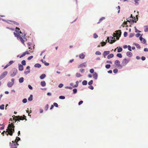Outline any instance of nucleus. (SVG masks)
I'll list each match as a JSON object with an SVG mask.
<instances>
[{
	"label": "nucleus",
	"instance_id": "obj_1",
	"mask_svg": "<svg viewBox=\"0 0 148 148\" xmlns=\"http://www.w3.org/2000/svg\"><path fill=\"white\" fill-rule=\"evenodd\" d=\"M15 126L13 123H11V124H9L8 129L6 130V131L5 134L7 136L9 134L10 136H12L13 133L14 132V128Z\"/></svg>",
	"mask_w": 148,
	"mask_h": 148
},
{
	"label": "nucleus",
	"instance_id": "obj_2",
	"mask_svg": "<svg viewBox=\"0 0 148 148\" xmlns=\"http://www.w3.org/2000/svg\"><path fill=\"white\" fill-rule=\"evenodd\" d=\"M14 34L15 37H17L18 39L20 40L21 42L24 45H25L24 42L26 41L27 40V39L25 38V34H23L24 36L22 35V36L23 37V39L22 37L19 35V34H17V33L15 32L14 33Z\"/></svg>",
	"mask_w": 148,
	"mask_h": 148
},
{
	"label": "nucleus",
	"instance_id": "obj_3",
	"mask_svg": "<svg viewBox=\"0 0 148 148\" xmlns=\"http://www.w3.org/2000/svg\"><path fill=\"white\" fill-rule=\"evenodd\" d=\"M14 116L15 117L13 118V120L15 121V122L17 121H20V120H23L25 119L26 120H27L26 116L25 115H24L23 116H15L14 115Z\"/></svg>",
	"mask_w": 148,
	"mask_h": 148
},
{
	"label": "nucleus",
	"instance_id": "obj_4",
	"mask_svg": "<svg viewBox=\"0 0 148 148\" xmlns=\"http://www.w3.org/2000/svg\"><path fill=\"white\" fill-rule=\"evenodd\" d=\"M116 33H114V37H116V39L117 40H119V38L121 36V30H119L116 31Z\"/></svg>",
	"mask_w": 148,
	"mask_h": 148
},
{
	"label": "nucleus",
	"instance_id": "obj_5",
	"mask_svg": "<svg viewBox=\"0 0 148 148\" xmlns=\"http://www.w3.org/2000/svg\"><path fill=\"white\" fill-rule=\"evenodd\" d=\"M12 143L11 142L10 143V146L11 148H17V146L18 144L15 141H12Z\"/></svg>",
	"mask_w": 148,
	"mask_h": 148
},
{
	"label": "nucleus",
	"instance_id": "obj_6",
	"mask_svg": "<svg viewBox=\"0 0 148 148\" xmlns=\"http://www.w3.org/2000/svg\"><path fill=\"white\" fill-rule=\"evenodd\" d=\"M17 69L15 68H13L10 72V75L12 77H14L16 75L17 72Z\"/></svg>",
	"mask_w": 148,
	"mask_h": 148
},
{
	"label": "nucleus",
	"instance_id": "obj_7",
	"mask_svg": "<svg viewBox=\"0 0 148 148\" xmlns=\"http://www.w3.org/2000/svg\"><path fill=\"white\" fill-rule=\"evenodd\" d=\"M130 59L125 58L123 59L122 62V64L123 66L126 65L130 61Z\"/></svg>",
	"mask_w": 148,
	"mask_h": 148
},
{
	"label": "nucleus",
	"instance_id": "obj_8",
	"mask_svg": "<svg viewBox=\"0 0 148 148\" xmlns=\"http://www.w3.org/2000/svg\"><path fill=\"white\" fill-rule=\"evenodd\" d=\"M114 64L117 66L118 67L121 68L122 66L120 64V62L119 60H116L114 62Z\"/></svg>",
	"mask_w": 148,
	"mask_h": 148
},
{
	"label": "nucleus",
	"instance_id": "obj_9",
	"mask_svg": "<svg viewBox=\"0 0 148 148\" xmlns=\"http://www.w3.org/2000/svg\"><path fill=\"white\" fill-rule=\"evenodd\" d=\"M8 73L7 71H5L0 76V80L4 78L7 75Z\"/></svg>",
	"mask_w": 148,
	"mask_h": 148
},
{
	"label": "nucleus",
	"instance_id": "obj_10",
	"mask_svg": "<svg viewBox=\"0 0 148 148\" xmlns=\"http://www.w3.org/2000/svg\"><path fill=\"white\" fill-rule=\"evenodd\" d=\"M86 62H84L82 64L79 65L78 66V68H82L84 67H86Z\"/></svg>",
	"mask_w": 148,
	"mask_h": 148
},
{
	"label": "nucleus",
	"instance_id": "obj_11",
	"mask_svg": "<svg viewBox=\"0 0 148 148\" xmlns=\"http://www.w3.org/2000/svg\"><path fill=\"white\" fill-rule=\"evenodd\" d=\"M18 69L19 70L22 71L23 69V66L21 64L18 65Z\"/></svg>",
	"mask_w": 148,
	"mask_h": 148
},
{
	"label": "nucleus",
	"instance_id": "obj_12",
	"mask_svg": "<svg viewBox=\"0 0 148 148\" xmlns=\"http://www.w3.org/2000/svg\"><path fill=\"white\" fill-rule=\"evenodd\" d=\"M79 58L81 59H83L84 58L85 55L83 53H82L79 54Z\"/></svg>",
	"mask_w": 148,
	"mask_h": 148
},
{
	"label": "nucleus",
	"instance_id": "obj_13",
	"mask_svg": "<svg viewBox=\"0 0 148 148\" xmlns=\"http://www.w3.org/2000/svg\"><path fill=\"white\" fill-rule=\"evenodd\" d=\"M110 53V51H105L103 53V56L105 57L108 54Z\"/></svg>",
	"mask_w": 148,
	"mask_h": 148
},
{
	"label": "nucleus",
	"instance_id": "obj_14",
	"mask_svg": "<svg viewBox=\"0 0 148 148\" xmlns=\"http://www.w3.org/2000/svg\"><path fill=\"white\" fill-rule=\"evenodd\" d=\"M93 77L95 79H97V77H98V75L96 73H93Z\"/></svg>",
	"mask_w": 148,
	"mask_h": 148
},
{
	"label": "nucleus",
	"instance_id": "obj_15",
	"mask_svg": "<svg viewBox=\"0 0 148 148\" xmlns=\"http://www.w3.org/2000/svg\"><path fill=\"white\" fill-rule=\"evenodd\" d=\"M126 55L128 56L129 57H131L132 56V53L130 51L127 52L126 53Z\"/></svg>",
	"mask_w": 148,
	"mask_h": 148
},
{
	"label": "nucleus",
	"instance_id": "obj_16",
	"mask_svg": "<svg viewBox=\"0 0 148 148\" xmlns=\"http://www.w3.org/2000/svg\"><path fill=\"white\" fill-rule=\"evenodd\" d=\"M112 40H111V42H110L109 43L112 44L113 42H115L116 41V40L115 38H114L113 37H111Z\"/></svg>",
	"mask_w": 148,
	"mask_h": 148
},
{
	"label": "nucleus",
	"instance_id": "obj_17",
	"mask_svg": "<svg viewBox=\"0 0 148 148\" xmlns=\"http://www.w3.org/2000/svg\"><path fill=\"white\" fill-rule=\"evenodd\" d=\"M40 84L42 86L44 87L45 86L46 84L45 81H43L41 82Z\"/></svg>",
	"mask_w": 148,
	"mask_h": 148
},
{
	"label": "nucleus",
	"instance_id": "obj_18",
	"mask_svg": "<svg viewBox=\"0 0 148 148\" xmlns=\"http://www.w3.org/2000/svg\"><path fill=\"white\" fill-rule=\"evenodd\" d=\"M114 56V55L113 54L111 53L108 55L107 56V58L108 59H109L110 58H112Z\"/></svg>",
	"mask_w": 148,
	"mask_h": 148
},
{
	"label": "nucleus",
	"instance_id": "obj_19",
	"mask_svg": "<svg viewBox=\"0 0 148 148\" xmlns=\"http://www.w3.org/2000/svg\"><path fill=\"white\" fill-rule=\"evenodd\" d=\"M13 85V83L12 82H9L8 83V86L9 87H11Z\"/></svg>",
	"mask_w": 148,
	"mask_h": 148
},
{
	"label": "nucleus",
	"instance_id": "obj_20",
	"mask_svg": "<svg viewBox=\"0 0 148 148\" xmlns=\"http://www.w3.org/2000/svg\"><path fill=\"white\" fill-rule=\"evenodd\" d=\"M144 31L145 32H148V26H146L144 27Z\"/></svg>",
	"mask_w": 148,
	"mask_h": 148
},
{
	"label": "nucleus",
	"instance_id": "obj_21",
	"mask_svg": "<svg viewBox=\"0 0 148 148\" xmlns=\"http://www.w3.org/2000/svg\"><path fill=\"white\" fill-rule=\"evenodd\" d=\"M46 77V75L45 74H42L40 76V78L41 79H43L44 78Z\"/></svg>",
	"mask_w": 148,
	"mask_h": 148
},
{
	"label": "nucleus",
	"instance_id": "obj_22",
	"mask_svg": "<svg viewBox=\"0 0 148 148\" xmlns=\"http://www.w3.org/2000/svg\"><path fill=\"white\" fill-rule=\"evenodd\" d=\"M127 22H130V21L129 20H127V21H124L122 25V26L124 27H125V25H126L127 24Z\"/></svg>",
	"mask_w": 148,
	"mask_h": 148
},
{
	"label": "nucleus",
	"instance_id": "obj_23",
	"mask_svg": "<svg viewBox=\"0 0 148 148\" xmlns=\"http://www.w3.org/2000/svg\"><path fill=\"white\" fill-rule=\"evenodd\" d=\"M34 66L35 67L40 68L41 66V65L37 63L35 64Z\"/></svg>",
	"mask_w": 148,
	"mask_h": 148
},
{
	"label": "nucleus",
	"instance_id": "obj_24",
	"mask_svg": "<svg viewBox=\"0 0 148 148\" xmlns=\"http://www.w3.org/2000/svg\"><path fill=\"white\" fill-rule=\"evenodd\" d=\"M105 18L104 17H102L99 20V21L97 23L98 24H99L103 20H104L105 19Z\"/></svg>",
	"mask_w": 148,
	"mask_h": 148
},
{
	"label": "nucleus",
	"instance_id": "obj_25",
	"mask_svg": "<svg viewBox=\"0 0 148 148\" xmlns=\"http://www.w3.org/2000/svg\"><path fill=\"white\" fill-rule=\"evenodd\" d=\"M19 81L20 83L23 82L24 81V78L23 77L20 78L19 79Z\"/></svg>",
	"mask_w": 148,
	"mask_h": 148
},
{
	"label": "nucleus",
	"instance_id": "obj_26",
	"mask_svg": "<svg viewBox=\"0 0 148 148\" xmlns=\"http://www.w3.org/2000/svg\"><path fill=\"white\" fill-rule=\"evenodd\" d=\"M28 100L29 101H31L33 99V95H30V97L28 98Z\"/></svg>",
	"mask_w": 148,
	"mask_h": 148
},
{
	"label": "nucleus",
	"instance_id": "obj_27",
	"mask_svg": "<svg viewBox=\"0 0 148 148\" xmlns=\"http://www.w3.org/2000/svg\"><path fill=\"white\" fill-rule=\"evenodd\" d=\"M20 140V138L19 137L17 136L15 142L17 143V142Z\"/></svg>",
	"mask_w": 148,
	"mask_h": 148
},
{
	"label": "nucleus",
	"instance_id": "obj_28",
	"mask_svg": "<svg viewBox=\"0 0 148 148\" xmlns=\"http://www.w3.org/2000/svg\"><path fill=\"white\" fill-rule=\"evenodd\" d=\"M100 44L101 45V46L102 47H103V46H105L106 45V42H101L100 43Z\"/></svg>",
	"mask_w": 148,
	"mask_h": 148
},
{
	"label": "nucleus",
	"instance_id": "obj_29",
	"mask_svg": "<svg viewBox=\"0 0 148 148\" xmlns=\"http://www.w3.org/2000/svg\"><path fill=\"white\" fill-rule=\"evenodd\" d=\"M83 85H86L87 84V81L86 80H84L82 82Z\"/></svg>",
	"mask_w": 148,
	"mask_h": 148
},
{
	"label": "nucleus",
	"instance_id": "obj_30",
	"mask_svg": "<svg viewBox=\"0 0 148 148\" xmlns=\"http://www.w3.org/2000/svg\"><path fill=\"white\" fill-rule=\"evenodd\" d=\"M122 50L123 49L122 48L119 47V48L117 49V52H120L122 51Z\"/></svg>",
	"mask_w": 148,
	"mask_h": 148
},
{
	"label": "nucleus",
	"instance_id": "obj_31",
	"mask_svg": "<svg viewBox=\"0 0 148 148\" xmlns=\"http://www.w3.org/2000/svg\"><path fill=\"white\" fill-rule=\"evenodd\" d=\"M116 56L119 58H121L122 57V54L120 53H118L116 55Z\"/></svg>",
	"mask_w": 148,
	"mask_h": 148
},
{
	"label": "nucleus",
	"instance_id": "obj_32",
	"mask_svg": "<svg viewBox=\"0 0 148 148\" xmlns=\"http://www.w3.org/2000/svg\"><path fill=\"white\" fill-rule=\"evenodd\" d=\"M4 108V104H2L0 106V109L1 110H3Z\"/></svg>",
	"mask_w": 148,
	"mask_h": 148
},
{
	"label": "nucleus",
	"instance_id": "obj_33",
	"mask_svg": "<svg viewBox=\"0 0 148 148\" xmlns=\"http://www.w3.org/2000/svg\"><path fill=\"white\" fill-rule=\"evenodd\" d=\"M82 76V75L79 73H76V76L77 77H81Z\"/></svg>",
	"mask_w": 148,
	"mask_h": 148
},
{
	"label": "nucleus",
	"instance_id": "obj_34",
	"mask_svg": "<svg viewBox=\"0 0 148 148\" xmlns=\"http://www.w3.org/2000/svg\"><path fill=\"white\" fill-rule=\"evenodd\" d=\"M21 63L23 65H26V61L25 60H23L21 62Z\"/></svg>",
	"mask_w": 148,
	"mask_h": 148
},
{
	"label": "nucleus",
	"instance_id": "obj_35",
	"mask_svg": "<svg viewBox=\"0 0 148 148\" xmlns=\"http://www.w3.org/2000/svg\"><path fill=\"white\" fill-rule=\"evenodd\" d=\"M95 54L97 55H100L101 54V53L100 51H97L95 52Z\"/></svg>",
	"mask_w": 148,
	"mask_h": 148
},
{
	"label": "nucleus",
	"instance_id": "obj_36",
	"mask_svg": "<svg viewBox=\"0 0 148 148\" xmlns=\"http://www.w3.org/2000/svg\"><path fill=\"white\" fill-rule=\"evenodd\" d=\"M93 82V80H91L88 83V84L89 85H91L92 84Z\"/></svg>",
	"mask_w": 148,
	"mask_h": 148
},
{
	"label": "nucleus",
	"instance_id": "obj_37",
	"mask_svg": "<svg viewBox=\"0 0 148 148\" xmlns=\"http://www.w3.org/2000/svg\"><path fill=\"white\" fill-rule=\"evenodd\" d=\"M136 47L138 49H140V46L139 44H135Z\"/></svg>",
	"mask_w": 148,
	"mask_h": 148
},
{
	"label": "nucleus",
	"instance_id": "obj_38",
	"mask_svg": "<svg viewBox=\"0 0 148 148\" xmlns=\"http://www.w3.org/2000/svg\"><path fill=\"white\" fill-rule=\"evenodd\" d=\"M113 71L114 73H116L118 71V70L117 69H114Z\"/></svg>",
	"mask_w": 148,
	"mask_h": 148
},
{
	"label": "nucleus",
	"instance_id": "obj_39",
	"mask_svg": "<svg viewBox=\"0 0 148 148\" xmlns=\"http://www.w3.org/2000/svg\"><path fill=\"white\" fill-rule=\"evenodd\" d=\"M14 62L13 61L11 60L10 61L9 63H8V64H9V66H10V65L12 64Z\"/></svg>",
	"mask_w": 148,
	"mask_h": 148
},
{
	"label": "nucleus",
	"instance_id": "obj_40",
	"mask_svg": "<svg viewBox=\"0 0 148 148\" xmlns=\"http://www.w3.org/2000/svg\"><path fill=\"white\" fill-rule=\"evenodd\" d=\"M98 37V36L96 33L94 34L93 35V37L95 38H96Z\"/></svg>",
	"mask_w": 148,
	"mask_h": 148
},
{
	"label": "nucleus",
	"instance_id": "obj_41",
	"mask_svg": "<svg viewBox=\"0 0 148 148\" xmlns=\"http://www.w3.org/2000/svg\"><path fill=\"white\" fill-rule=\"evenodd\" d=\"M138 18H137V19ZM138 20V19H137L136 20V19L135 18V17H134V18H133L132 19V21L133 22H134L135 23H136V21H137Z\"/></svg>",
	"mask_w": 148,
	"mask_h": 148
},
{
	"label": "nucleus",
	"instance_id": "obj_42",
	"mask_svg": "<svg viewBox=\"0 0 148 148\" xmlns=\"http://www.w3.org/2000/svg\"><path fill=\"white\" fill-rule=\"evenodd\" d=\"M30 70H28L27 71H25V72H24V73L25 74L27 75V74H28V73H29V72H30Z\"/></svg>",
	"mask_w": 148,
	"mask_h": 148
},
{
	"label": "nucleus",
	"instance_id": "obj_43",
	"mask_svg": "<svg viewBox=\"0 0 148 148\" xmlns=\"http://www.w3.org/2000/svg\"><path fill=\"white\" fill-rule=\"evenodd\" d=\"M73 91L74 94H75L77 93V90L76 88H74L73 90Z\"/></svg>",
	"mask_w": 148,
	"mask_h": 148
},
{
	"label": "nucleus",
	"instance_id": "obj_44",
	"mask_svg": "<svg viewBox=\"0 0 148 148\" xmlns=\"http://www.w3.org/2000/svg\"><path fill=\"white\" fill-rule=\"evenodd\" d=\"M79 71L80 72L82 73H84V72L85 70L84 69H80Z\"/></svg>",
	"mask_w": 148,
	"mask_h": 148
},
{
	"label": "nucleus",
	"instance_id": "obj_45",
	"mask_svg": "<svg viewBox=\"0 0 148 148\" xmlns=\"http://www.w3.org/2000/svg\"><path fill=\"white\" fill-rule=\"evenodd\" d=\"M105 67L107 69H109L110 67V64H107L106 65Z\"/></svg>",
	"mask_w": 148,
	"mask_h": 148
},
{
	"label": "nucleus",
	"instance_id": "obj_46",
	"mask_svg": "<svg viewBox=\"0 0 148 148\" xmlns=\"http://www.w3.org/2000/svg\"><path fill=\"white\" fill-rule=\"evenodd\" d=\"M20 30V29L17 27H16V29L15 30V31L17 32L18 33L19 31Z\"/></svg>",
	"mask_w": 148,
	"mask_h": 148
},
{
	"label": "nucleus",
	"instance_id": "obj_47",
	"mask_svg": "<svg viewBox=\"0 0 148 148\" xmlns=\"http://www.w3.org/2000/svg\"><path fill=\"white\" fill-rule=\"evenodd\" d=\"M23 102V103H25L27 102V99H23L22 101Z\"/></svg>",
	"mask_w": 148,
	"mask_h": 148
},
{
	"label": "nucleus",
	"instance_id": "obj_48",
	"mask_svg": "<svg viewBox=\"0 0 148 148\" xmlns=\"http://www.w3.org/2000/svg\"><path fill=\"white\" fill-rule=\"evenodd\" d=\"M53 106H55L56 107H58V104L56 103H54L53 104Z\"/></svg>",
	"mask_w": 148,
	"mask_h": 148
},
{
	"label": "nucleus",
	"instance_id": "obj_49",
	"mask_svg": "<svg viewBox=\"0 0 148 148\" xmlns=\"http://www.w3.org/2000/svg\"><path fill=\"white\" fill-rule=\"evenodd\" d=\"M59 98L61 99H64L65 98V97L64 96H60L59 97Z\"/></svg>",
	"mask_w": 148,
	"mask_h": 148
},
{
	"label": "nucleus",
	"instance_id": "obj_50",
	"mask_svg": "<svg viewBox=\"0 0 148 148\" xmlns=\"http://www.w3.org/2000/svg\"><path fill=\"white\" fill-rule=\"evenodd\" d=\"M135 32H136V33H138V32L140 33V32H141V31H140L138 30V29L136 28V27H135Z\"/></svg>",
	"mask_w": 148,
	"mask_h": 148
},
{
	"label": "nucleus",
	"instance_id": "obj_51",
	"mask_svg": "<svg viewBox=\"0 0 148 148\" xmlns=\"http://www.w3.org/2000/svg\"><path fill=\"white\" fill-rule=\"evenodd\" d=\"M90 72L91 73H93L94 72V70L93 69H92L90 70Z\"/></svg>",
	"mask_w": 148,
	"mask_h": 148
},
{
	"label": "nucleus",
	"instance_id": "obj_52",
	"mask_svg": "<svg viewBox=\"0 0 148 148\" xmlns=\"http://www.w3.org/2000/svg\"><path fill=\"white\" fill-rule=\"evenodd\" d=\"M88 88L91 89V90H93L94 89V87L92 86H90L88 87Z\"/></svg>",
	"mask_w": 148,
	"mask_h": 148
},
{
	"label": "nucleus",
	"instance_id": "obj_53",
	"mask_svg": "<svg viewBox=\"0 0 148 148\" xmlns=\"http://www.w3.org/2000/svg\"><path fill=\"white\" fill-rule=\"evenodd\" d=\"M128 50L130 51H132V50L131 49V47L130 45H128Z\"/></svg>",
	"mask_w": 148,
	"mask_h": 148
},
{
	"label": "nucleus",
	"instance_id": "obj_54",
	"mask_svg": "<svg viewBox=\"0 0 148 148\" xmlns=\"http://www.w3.org/2000/svg\"><path fill=\"white\" fill-rule=\"evenodd\" d=\"M63 86V84H60L59 85L58 87L59 88H61Z\"/></svg>",
	"mask_w": 148,
	"mask_h": 148
},
{
	"label": "nucleus",
	"instance_id": "obj_55",
	"mask_svg": "<svg viewBox=\"0 0 148 148\" xmlns=\"http://www.w3.org/2000/svg\"><path fill=\"white\" fill-rule=\"evenodd\" d=\"M25 54L24 53L22 55H21L20 57V58H21L23 56H25Z\"/></svg>",
	"mask_w": 148,
	"mask_h": 148
},
{
	"label": "nucleus",
	"instance_id": "obj_56",
	"mask_svg": "<svg viewBox=\"0 0 148 148\" xmlns=\"http://www.w3.org/2000/svg\"><path fill=\"white\" fill-rule=\"evenodd\" d=\"M48 106H49V105L47 104L45 106V109L46 110H47L48 109Z\"/></svg>",
	"mask_w": 148,
	"mask_h": 148
},
{
	"label": "nucleus",
	"instance_id": "obj_57",
	"mask_svg": "<svg viewBox=\"0 0 148 148\" xmlns=\"http://www.w3.org/2000/svg\"><path fill=\"white\" fill-rule=\"evenodd\" d=\"M117 9L119 10L118 11V13H119L120 11V7L119 6H118L117 7Z\"/></svg>",
	"mask_w": 148,
	"mask_h": 148
},
{
	"label": "nucleus",
	"instance_id": "obj_58",
	"mask_svg": "<svg viewBox=\"0 0 148 148\" xmlns=\"http://www.w3.org/2000/svg\"><path fill=\"white\" fill-rule=\"evenodd\" d=\"M134 36V35L132 33L130 34L129 35V37L130 38H131L133 37Z\"/></svg>",
	"mask_w": 148,
	"mask_h": 148
},
{
	"label": "nucleus",
	"instance_id": "obj_59",
	"mask_svg": "<svg viewBox=\"0 0 148 148\" xmlns=\"http://www.w3.org/2000/svg\"><path fill=\"white\" fill-rule=\"evenodd\" d=\"M27 45H28V49H31V48L30 47V43H27Z\"/></svg>",
	"mask_w": 148,
	"mask_h": 148
},
{
	"label": "nucleus",
	"instance_id": "obj_60",
	"mask_svg": "<svg viewBox=\"0 0 148 148\" xmlns=\"http://www.w3.org/2000/svg\"><path fill=\"white\" fill-rule=\"evenodd\" d=\"M33 58V56H31L29 57L27 59L28 60H30L31 59Z\"/></svg>",
	"mask_w": 148,
	"mask_h": 148
},
{
	"label": "nucleus",
	"instance_id": "obj_61",
	"mask_svg": "<svg viewBox=\"0 0 148 148\" xmlns=\"http://www.w3.org/2000/svg\"><path fill=\"white\" fill-rule=\"evenodd\" d=\"M28 87L29 89L31 90L32 89V87L30 85H28Z\"/></svg>",
	"mask_w": 148,
	"mask_h": 148
},
{
	"label": "nucleus",
	"instance_id": "obj_62",
	"mask_svg": "<svg viewBox=\"0 0 148 148\" xmlns=\"http://www.w3.org/2000/svg\"><path fill=\"white\" fill-rule=\"evenodd\" d=\"M127 33L126 32H125L124 33V36L125 37H126L127 36Z\"/></svg>",
	"mask_w": 148,
	"mask_h": 148
},
{
	"label": "nucleus",
	"instance_id": "obj_63",
	"mask_svg": "<svg viewBox=\"0 0 148 148\" xmlns=\"http://www.w3.org/2000/svg\"><path fill=\"white\" fill-rule=\"evenodd\" d=\"M141 58L143 60H145L146 59L145 57L144 56H142Z\"/></svg>",
	"mask_w": 148,
	"mask_h": 148
},
{
	"label": "nucleus",
	"instance_id": "obj_64",
	"mask_svg": "<svg viewBox=\"0 0 148 148\" xmlns=\"http://www.w3.org/2000/svg\"><path fill=\"white\" fill-rule=\"evenodd\" d=\"M83 103V101H81L79 102V103H78V104H79V105H80L81 104H82Z\"/></svg>",
	"mask_w": 148,
	"mask_h": 148
}]
</instances>
